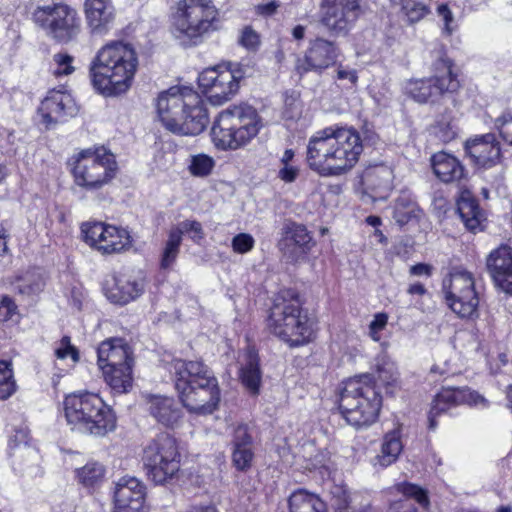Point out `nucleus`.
<instances>
[{"instance_id": "f257e3e1", "label": "nucleus", "mask_w": 512, "mask_h": 512, "mask_svg": "<svg viewBox=\"0 0 512 512\" xmlns=\"http://www.w3.org/2000/svg\"><path fill=\"white\" fill-rule=\"evenodd\" d=\"M244 71L240 64L222 62L203 69L197 78L199 94L192 87L175 86L160 93L156 111L163 127L178 136H197L209 124V113L202 96L221 105L237 94Z\"/></svg>"}, {"instance_id": "f03ea898", "label": "nucleus", "mask_w": 512, "mask_h": 512, "mask_svg": "<svg viewBox=\"0 0 512 512\" xmlns=\"http://www.w3.org/2000/svg\"><path fill=\"white\" fill-rule=\"evenodd\" d=\"M363 150L362 137L355 128L335 124L309 138L306 163L319 176H341L356 166Z\"/></svg>"}, {"instance_id": "7ed1b4c3", "label": "nucleus", "mask_w": 512, "mask_h": 512, "mask_svg": "<svg viewBox=\"0 0 512 512\" xmlns=\"http://www.w3.org/2000/svg\"><path fill=\"white\" fill-rule=\"evenodd\" d=\"M305 305L297 288L279 289L267 309L266 330L291 349L310 344L316 338L318 320Z\"/></svg>"}, {"instance_id": "20e7f679", "label": "nucleus", "mask_w": 512, "mask_h": 512, "mask_svg": "<svg viewBox=\"0 0 512 512\" xmlns=\"http://www.w3.org/2000/svg\"><path fill=\"white\" fill-rule=\"evenodd\" d=\"M138 67V53L131 43L110 40L91 59L88 76L95 92L105 97H116L130 90Z\"/></svg>"}, {"instance_id": "39448f33", "label": "nucleus", "mask_w": 512, "mask_h": 512, "mask_svg": "<svg viewBox=\"0 0 512 512\" xmlns=\"http://www.w3.org/2000/svg\"><path fill=\"white\" fill-rule=\"evenodd\" d=\"M221 25L213 0H177L169 14L170 33L185 49L201 46Z\"/></svg>"}, {"instance_id": "423d86ee", "label": "nucleus", "mask_w": 512, "mask_h": 512, "mask_svg": "<svg viewBox=\"0 0 512 512\" xmlns=\"http://www.w3.org/2000/svg\"><path fill=\"white\" fill-rule=\"evenodd\" d=\"M73 187L83 194L99 195L120 172L117 156L103 144L76 150L66 161Z\"/></svg>"}, {"instance_id": "0eeeda50", "label": "nucleus", "mask_w": 512, "mask_h": 512, "mask_svg": "<svg viewBox=\"0 0 512 512\" xmlns=\"http://www.w3.org/2000/svg\"><path fill=\"white\" fill-rule=\"evenodd\" d=\"M264 127L258 110L246 103L231 104L213 119L210 139L214 148L223 152L245 149Z\"/></svg>"}, {"instance_id": "6e6552de", "label": "nucleus", "mask_w": 512, "mask_h": 512, "mask_svg": "<svg viewBox=\"0 0 512 512\" xmlns=\"http://www.w3.org/2000/svg\"><path fill=\"white\" fill-rule=\"evenodd\" d=\"M432 74L410 79L406 95L419 104L441 105L446 99H455L463 87L462 72L443 47L431 64Z\"/></svg>"}, {"instance_id": "1a4fd4ad", "label": "nucleus", "mask_w": 512, "mask_h": 512, "mask_svg": "<svg viewBox=\"0 0 512 512\" xmlns=\"http://www.w3.org/2000/svg\"><path fill=\"white\" fill-rule=\"evenodd\" d=\"M97 365L115 393H126L133 382V351L123 337H109L97 347Z\"/></svg>"}, {"instance_id": "9d476101", "label": "nucleus", "mask_w": 512, "mask_h": 512, "mask_svg": "<svg viewBox=\"0 0 512 512\" xmlns=\"http://www.w3.org/2000/svg\"><path fill=\"white\" fill-rule=\"evenodd\" d=\"M31 19L57 44L66 45L76 41L82 32L79 11L64 1L37 6L32 12Z\"/></svg>"}, {"instance_id": "9b49d317", "label": "nucleus", "mask_w": 512, "mask_h": 512, "mask_svg": "<svg viewBox=\"0 0 512 512\" xmlns=\"http://www.w3.org/2000/svg\"><path fill=\"white\" fill-rule=\"evenodd\" d=\"M441 293L446 306L463 320L479 317V294L473 274L462 267H453L443 278Z\"/></svg>"}, {"instance_id": "f8f14e48", "label": "nucleus", "mask_w": 512, "mask_h": 512, "mask_svg": "<svg viewBox=\"0 0 512 512\" xmlns=\"http://www.w3.org/2000/svg\"><path fill=\"white\" fill-rule=\"evenodd\" d=\"M143 464L149 480L164 485L176 477L180 470L181 455L176 439L161 433L143 450Z\"/></svg>"}, {"instance_id": "ddd939ff", "label": "nucleus", "mask_w": 512, "mask_h": 512, "mask_svg": "<svg viewBox=\"0 0 512 512\" xmlns=\"http://www.w3.org/2000/svg\"><path fill=\"white\" fill-rule=\"evenodd\" d=\"M337 403L343 416L355 411L361 416H379L383 398L374 376L362 374L343 382Z\"/></svg>"}, {"instance_id": "4468645a", "label": "nucleus", "mask_w": 512, "mask_h": 512, "mask_svg": "<svg viewBox=\"0 0 512 512\" xmlns=\"http://www.w3.org/2000/svg\"><path fill=\"white\" fill-rule=\"evenodd\" d=\"M341 48L336 41L323 36L311 38L302 56H298L294 63V73L300 79L313 72L322 75L336 66Z\"/></svg>"}, {"instance_id": "2eb2a0df", "label": "nucleus", "mask_w": 512, "mask_h": 512, "mask_svg": "<svg viewBox=\"0 0 512 512\" xmlns=\"http://www.w3.org/2000/svg\"><path fill=\"white\" fill-rule=\"evenodd\" d=\"M82 240L102 255L124 251L130 245L129 233L118 226L102 221H88L80 227Z\"/></svg>"}, {"instance_id": "dca6fc26", "label": "nucleus", "mask_w": 512, "mask_h": 512, "mask_svg": "<svg viewBox=\"0 0 512 512\" xmlns=\"http://www.w3.org/2000/svg\"><path fill=\"white\" fill-rule=\"evenodd\" d=\"M316 241L306 225L286 220L281 229L277 247L291 263H300L308 259Z\"/></svg>"}, {"instance_id": "f3484780", "label": "nucleus", "mask_w": 512, "mask_h": 512, "mask_svg": "<svg viewBox=\"0 0 512 512\" xmlns=\"http://www.w3.org/2000/svg\"><path fill=\"white\" fill-rule=\"evenodd\" d=\"M488 408L490 402L469 386L442 387L432 398L429 416H440L459 406Z\"/></svg>"}, {"instance_id": "a211bd4d", "label": "nucleus", "mask_w": 512, "mask_h": 512, "mask_svg": "<svg viewBox=\"0 0 512 512\" xmlns=\"http://www.w3.org/2000/svg\"><path fill=\"white\" fill-rule=\"evenodd\" d=\"M184 233L196 244H200L205 237L202 224L197 220H184L180 227H172L159 256L160 270L169 272L173 269L180 254Z\"/></svg>"}, {"instance_id": "6ab92c4d", "label": "nucleus", "mask_w": 512, "mask_h": 512, "mask_svg": "<svg viewBox=\"0 0 512 512\" xmlns=\"http://www.w3.org/2000/svg\"><path fill=\"white\" fill-rule=\"evenodd\" d=\"M178 400L190 414L204 416L213 414L219 408L221 401V389L217 377L214 375Z\"/></svg>"}, {"instance_id": "aec40b11", "label": "nucleus", "mask_w": 512, "mask_h": 512, "mask_svg": "<svg viewBox=\"0 0 512 512\" xmlns=\"http://www.w3.org/2000/svg\"><path fill=\"white\" fill-rule=\"evenodd\" d=\"M463 147L465 155L478 168L490 169L502 162L501 144L492 132L469 137Z\"/></svg>"}, {"instance_id": "412c9836", "label": "nucleus", "mask_w": 512, "mask_h": 512, "mask_svg": "<svg viewBox=\"0 0 512 512\" xmlns=\"http://www.w3.org/2000/svg\"><path fill=\"white\" fill-rule=\"evenodd\" d=\"M77 112L72 95L64 89H50L40 102L38 113L46 128L63 123Z\"/></svg>"}, {"instance_id": "4be33fe9", "label": "nucleus", "mask_w": 512, "mask_h": 512, "mask_svg": "<svg viewBox=\"0 0 512 512\" xmlns=\"http://www.w3.org/2000/svg\"><path fill=\"white\" fill-rule=\"evenodd\" d=\"M393 169L384 162L367 165L360 174V188L373 201L386 200L393 188Z\"/></svg>"}, {"instance_id": "5701e85b", "label": "nucleus", "mask_w": 512, "mask_h": 512, "mask_svg": "<svg viewBox=\"0 0 512 512\" xmlns=\"http://www.w3.org/2000/svg\"><path fill=\"white\" fill-rule=\"evenodd\" d=\"M114 512H148L146 488L135 477L120 478L114 488Z\"/></svg>"}, {"instance_id": "b1692460", "label": "nucleus", "mask_w": 512, "mask_h": 512, "mask_svg": "<svg viewBox=\"0 0 512 512\" xmlns=\"http://www.w3.org/2000/svg\"><path fill=\"white\" fill-rule=\"evenodd\" d=\"M173 370V383L178 398L214 376L202 360L175 359Z\"/></svg>"}, {"instance_id": "393cba45", "label": "nucleus", "mask_w": 512, "mask_h": 512, "mask_svg": "<svg viewBox=\"0 0 512 512\" xmlns=\"http://www.w3.org/2000/svg\"><path fill=\"white\" fill-rule=\"evenodd\" d=\"M104 292L111 303L124 306L144 294L145 280L125 273H116L106 281Z\"/></svg>"}, {"instance_id": "a878e982", "label": "nucleus", "mask_w": 512, "mask_h": 512, "mask_svg": "<svg viewBox=\"0 0 512 512\" xmlns=\"http://www.w3.org/2000/svg\"><path fill=\"white\" fill-rule=\"evenodd\" d=\"M83 12L92 36H106L115 24L116 9L112 0H84Z\"/></svg>"}, {"instance_id": "bb28decb", "label": "nucleus", "mask_w": 512, "mask_h": 512, "mask_svg": "<svg viewBox=\"0 0 512 512\" xmlns=\"http://www.w3.org/2000/svg\"><path fill=\"white\" fill-rule=\"evenodd\" d=\"M430 166L435 177L446 185L463 186L468 180V170L452 153L441 150L430 157Z\"/></svg>"}, {"instance_id": "cd10ccee", "label": "nucleus", "mask_w": 512, "mask_h": 512, "mask_svg": "<svg viewBox=\"0 0 512 512\" xmlns=\"http://www.w3.org/2000/svg\"><path fill=\"white\" fill-rule=\"evenodd\" d=\"M360 0H334L322 17V22L330 30L346 32L361 14Z\"/></svg>"}, {"instance_id": "c85d7f7f", "label": "nucleus", "mask_w": 512, "mask_h": 512, "mask_svg": "<svg viewBox=\"0 0 512 512\" xmlns=\"http://www.w3.org/2000/svg\"><path fill=\"white\" fill-rule=\"evenodd\" d=\"M65 416H114L113 410L94 393H72L64 399Z\"/></svg>"}, {"instance_id": "c756f323", "label": "nucleus", "mask_w": 512, "mask_h": 512, "mask_svg": "<svg viewBox=\"0 0 512 512\" xmlns=\"http://www.w3.org/2000/svg\"><path fill=\"white\" fill-rule=\"evenodd\" d=\"M486 266L496 286L512 295V247L501 245L491 251Z\"/></svg>"}, {"instance_id": "7c9ffc66", "label": "nucleus", "mask_w": 512, "mask_h": 512, "mask_svg": "<svg viewBox=\"0 0 512 512\" xmlns=\"http://www.w3.org/2000/svg\"><path fill=\"white\" fill-rule=\"evenodd\" d=\"M457 212L467 231L477 234L485 230L486 213L469 189H461L457 199Z\"/></svg>"}, {"instance_id": "2f4dec72", "label": "nucleus", "mask_w": 512, "mask_h": 512, "mask_svg": "<svg viewBox=\"0 0 512 512\" xmlns=\"http://www.w3.org/2000/svg\"><path fill=\"white\" fill-rule=\"evenodd\" d=\"M390 491L402 494V498L391 501L387 512H417V508L411 500H415L422 507L429 505L427 491L419 485L401 482L390 488Z\"/></svg>"}, {"instance_id": "473e14b6", "label": "nucleus", "mask_w": 512, "mask_h": 512, "mask_svg": "<svg viewBox=\"0 0 512 512\" xmlns=\"http://www.w3.org/2000/svg\"><path fill=\"white\" fill-rule=\"evenodd\" d=\"M239 380L251 396H258L262 384L261 359L258 350L249 348L245 354V363L239 369Z\"/></svg>"}, {"instance_id": "72a5a7b5", "label": "nucleus", "mask_w": 512, "mask_h": 512, "mask_svg": "<svg viewBox=\"0 0 512 512\" xmlns=\"http://www.w3.org/2000/svg\"><path fill=\"white\" fill-rule=\"evenodd\" d=\"M423 214V209L412 194L402 192L395 200L393 218L399 226L419 222Z\"/></svg>"}, {"instance_id": "f704fd0d", "label": "nucleus", "mask_w": 512, "mask_h": 512, "mask_svg": "<svg viewBox=\"0 0 512 512\" xmlns=\"http://www.w3.org/2000/svg\"><path fill=\"white\" fill-rule=\"evenodd\" d=\"M71 429L82 434L104 436L116 427V418H66Z\"/></svg>"}, {"instance_id": "c9c22d12", "label": "nucleus", "mask_w": 512, "mask_h": 512, "mask_svg": "<svg viewBox=\"0 0 512 512\" xmlns=\"http://www.w3.org/2000/svg\"><path fill=\"white\" fill-rule=\"evenodd\" d=\"M290 512H327L326 504L304 489L293 492L288 499Z\"/></svg>"}, {"instance_id": "e433bc0d", "label": "nucleus", "mask_w": 512, "mask_h": 512, "mask_svg": "<svg viewBox=\"0 0 512 512\" xmlns=\"http://www.w3.org/2000/svg\"><path fill=\"white\" fill-rule=\"evenodd\" d=\"M403 449L400 440L399 430L388 432L382 443L381 453L376 456L374 465L380 467H388L398 459L399 454Z\"/></svg>"}, {"instance_id": "4c0bfd02", "label": "nucleus", "mask_w": 512, "mask_h": 512, "mask_svg": "<svg viewBox=\"0 0 512 512\" xmlns=\"http://www.w3.org/2000/svg\"><path fill=\"white\" fill-rule=\"evenodd\" d=\"M76 478L85 488H95L99 486L105 476V467L99 462H88L81 468L76 469Z\"/></svg>"}, {"instance_id": "58836bf2", "label": "nucleus", "mask_w": 512, "mask_h": 512, "mask_svg": "<svg viewBox=\"0 0 512 512\" xmlns=\"http://www.w3.org/2000/svg\"><path fill=\"white\" fill-rule=\"evenodd\" d=\"M17 390L12 362L0 359V399L10 398Z\"/></svg>"}, {"instance_id": "ea45409f", "label": "nucleus", "mask_w": 512, "mask_h": 512, "mask_svg": "<svg viewBox=\"0 0 512 512\" xmlns=\"http://www.w3.org/2000/svg\"><path fill=\"white\" fill-rule=\"evenodd\" d=\"M332 76L335 83L345 89H355L358 85L359 75L358 71L348 64L337 62Z\"/></svg>"}, {"instance_id": "a19ab883", "label": "nucleus", "mask_w": 512, "mask_h": 512, "mask_svg": "<svg viewBox=\"0 0 512 512\" xmlns=\"http://www.w3.org/2000/svg\"><path fill=\"white\" fill-rule=\"evenodd\" d=\"M179 409L176 400L169 396H151L149 412L151 416H175Z\"/></svg>"}, {"instance_id": "79ce46f5", "label": "nucleus", "mask_w": 512, "mask_h": 512, "mask_svg": "<svg viewBox=\"0 0 512 512\" xmlns=\"http://www.w3.org/2000/svg\"><path fill=\"white\" fill-rule=\"evenodd\" d=\"M435 135L443 142L449 143L456 139L458 133L451 113H443L436 120L434 124Z\"/></svg>"}, {"instance_id": "37998d69", "label": "nucleus", "mask_w": 512, "mask_h": 512, "mask_svg": "<svg viewBox=\"0 0 512 512\" xmlns=\"http://www.w3.org/2000/svg\"><path fill=\"white\" fill-rule=\"evenodd\" d=\"M215 166L214 159L204 153L193 155L188 166L189 173L194 177H207L209 176Z\"/></svg>"}, {"instance_id": "c03bdc74", "label": "nucleus", "mask_w": 512, "mask_h": 512, "mask_svg": "<svg viewBox=\"0 0 512 512\" xmlns=\"http://www.w3.org/2000/svg\"><path fill=\"white\" fill-rule=\"evenodd\" d=\"M401 9L411 24L421 21L430 13L429 6L418 0H401Z\"/></svg>"}, {"instance_id": "a18cd8bd", "label": "nucleus", "mask_w": 512, "mask_h": 512, "mask_svg": "<svg viewBox=\"0 0 512 512\" xmlns=\"http://www.w3.org/2000/svg\"><path fill=\"white\" fill-rule=\"evenodd\" d=\"M237 43L248 52L255 53L261 46V36L251 25H245L240 30Z\"/></svg>"}, {"instance_id": "49530a36", "label": "nucleus", "mask_w": 512, "mask_h": 512, "mask_svg": "<svg viewBox=\"0 0 512 512\" xmlns=\"http://www.w3.org/2000/svg\"><path fill=\"white\" fill-rule=\"evenodd\" d=\"M493 125L502 140L512 146V109H505L493 120Z\"/></svg>"}, {"instance_id": "de8ad7c7", "label": "nucleus", "mask_w": 512, "mask_h": 512, "mask_svg": "<svg viewBox=\"0 0 512 512\" xmlns=\"http://www.w3.org/2000/svg\"><path fill=\"white\" fill-rule=\"evenodd\" d=\"M254 451L252 447H233L232 464L236 470L247 472L252 467Z\"/></svg>"}, {"instance_id": "09e8293b", "label": "nucleus", "mask_w": 512, "mask_h": 512, "mask_svg": "<svg viewBox=\"0 0 512 512\" xmlns=\"http://www.w3.org/2000/svg\"><path fill=\"white\" fill-rule=\"evenodd\" d=\"M20 318L19 308L14 298L7 294L2 295L0 297V321L19 323Z\"/></svg>"}, {"instance_id": "8fccbe9b", "label": "nucleus", "mask_w": 512, "mask_h": 512, "mask_svg": "<svg viewBox=\"0 0 512 512\" xmlns=\"http://www.w3.org/2000/svg\"><path fill=\"white\" fill-rule=\"evenodd\" d=\"M53 75L56 78L71 75L75 71L74 57L67 52H58L53 55Z\"/></svg>"}, {"instance_id": "3c124183", "label": "nucleus", "mask_w": 512, "mask_h": 512, "mask_svg": "<svg viewBox=\"0 0 512 512\" xmlns=\"http://www.w3.org/2000/svg\"><path fill=\"white\" fill-rule=\"evenodd\" d=\"M54 354L57 359L63 360L69 356L74 363L80 361L79 350L76 346L72 345L71 337L68 335L62 336L59 341V346L55 349Z\"/></svg>"}, {"instance_id": "603ef678", "label": "nucleus", "mask_w": 512, "mask_h": 512, "mask_svg": "<svg viewBox=\"0 0 512 512\" xmlns=\"http://www.w3.org/2000/svg\"><path fill=\"white\" fill-rule=\"evenodd\" d=\"M232 249L237 254H246L255 246V239L249 233H238L232 238Z\"/></svg>"}, {"instance_id": "864d4df0", "label": "nucleus", "mask_w": 512, "mask_h": 512, "mask_svg": "<svg viewBox=\"0 0 512 512\" xmlns=\"http://www.w3.org/2000/svg\"><path fill=\"white\" fill-rule=\"evenodd\" d=\"M389 316L386 312H378L374 315L373 320L369 324V337L379 342L381 340V332L388 324Z\"/></svg>"}, {"instance_id": "5fc2aeb1", "label": "nucleus", "mask_w": 512, "mask_h": 512, "mask_svg": "<svg viewBox=\"0 0 512 512\" xmlns=\"http://www.w3.org/2000/svg\"><path fill=\"white\" fill-rule=\"evenodd\" d=\"M233 447H252L253 439L246 425H239L234 431Z\"/></svg>"}, {"instance_id": "6e6d98bb", "label": "nucleus", "mask_w": 512, "mask_h": 512, "mask_svg": "<svg viewBox=\"0 0 512 512\" xmlns=\"http://www.w3.org/2000/svg\"><path fill=\"white\" fill-rule=\"evenodd\" d=\"M300 174V169L296 165H282L277 173V177L285 183H293Z\"/></svg>"}, {"instance_id": "4d7b16f0", "label": "nucleus", "mask_w": 512, "mask_h": 512, "mask_svg": "<svg viewBox=\"0 0 512 512\" xmlns=\"http://www.w3.org/2000/svg\"><path fill=\"white\" fill-rule=\"evenodd\" d=\"M280 7V2L272 0L268 3H261L255 6V13L258 16L268 18L275 15Z\"/></svg>"}, {"instance_id": "13d9d810", "label": "nucleus", "mask_w": 512, "mask_h": 512, "mask_svg": "<svg viewBox=\"0 0 512 512\" xmlns=\"http://www.w3.org/2000/svg\"><path fill=\"white\" fill-rule=\"evenodd\" d=\"M29 439V430L26 426H19L14 428V434L10 436L9 446L11 448L20 444H27Z\"/></svg>"}, {"instance_id": "bf43d9fd", "label": "nucleus", "mask_w": 512, "mask_h": 512, "mask_svg": "<svg viewBox=\"0 0 512 512\" xmlns=\"http://www.w3.org/2000/svg\"><path fill=\"white\" fill-rule=\"evenodd\" d=\"M411 276H425L429 278L433 274V266L428 263H417L409 268Z\"/></svg>"}, {"instance_id": "052dcab7", "label": "nucleus", "mask_w": 512, "mask_h": 512, "mask_svg": "<svg viewBox=\"0 0 512 512\" xmlns=\"http://www.w3.org/2000/svg\"><path fill=\"white\" fill-rule=\"evenodd\" d=\"M437 12L439 16H441L444 20L445 30L448 34L452 33V29L450 28L451 23L453 22V14L446 3H442L438 6Z\"/></svg>"}, {"instance_id": "680f3d73", "label": "nucleus", "mask_w": 512, "mask_h": 512, "mask_svg": "<svg viewBox=\"0 0 512 512\" xmlns=\"http://www.w3.org/2000/svg\"><path fill=\"white\" fill-rule=\"evenodd\" d=\"M345 422L354 427L356 430H360L362 428H367L374 423V419L365 418L363 421H360L358 418H344Z\"/></svg>"}, {"instance_id": "e2e57ef3", "label": "nucleus", "mask_w": 512, "mask_h": 512, "mask_svg": "<svg viewBox=\"0 0 512 512\" xmlns=\"http://www.w3.org/2000/svg\"><path fill=\"white\" fill-rule=\"evenodd\" d=\"M406 292L411 296H424L428 291L423 283L414 282L408 285Z\"/></svg>"}, {"instance_id": "0e129e2a", "label": "nucleus", "mask_w": 512, "mask_h": 512, "mask_svg": "<svg viewBox=\"0 0 512 512\" xmlns=\"http://www.w3.org/2000/svg\"><path fill=\"white\" fill-rule=\"evenodd\" d=\"M9 235L7 234V231L1 226L0 227V257H3L8 252V240Z\"/></svg>"}, {"instance_id": "69168bd1", "label": "nucleus", "mask_w": 512, "mask_h": 512, "mask_svg": "<svg viewBox=\"0 0 512 512\" xmlns=\"http://www.w3.org/2000/svg\"><path fill=\"white\" fill-rule=\"evenodd\" d=\"M306 27L304 25L298 24L293 27L291 34L294 40L302 41L305 38Z\"/></svg>"}, {"instance_id": "338daca9", "label": "nucleus", "mask_w": 512, "mask_h": 512, "mask_svg": "<svg viewBox=\"0 0 512 512\" xmlns=\"http://www.w3.org/2000/svg\"><path fill=\"white\" fill-rule=\"evenodd\" d=\"M295 157V151L291 148L285 149L282 157L280 158V162L282 165L291 164Z\"/></svg>"}, {"instance_id": "774afa93", "label": "nucleus", "mask_w": 512, "mask_h": 512, "mask_svg": "<svg viewBox=\"0 0 512 512\" xmlns=\"http://www.w3.org/2000/svg\"><path fill=\"white\" fill-rule=\"evenodd\" d=\"M188 512H217V509L214 506H195Z\"/></svg>"}]
</instances>
